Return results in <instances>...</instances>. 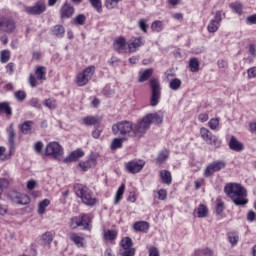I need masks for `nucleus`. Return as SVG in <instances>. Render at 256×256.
Listing matches in <instances>:
<instances>
[{"instance_id":"1","label":"nucleus","mask_w":256,"mask_h":256,"mask_svg":"<svg viewBox=\"0 0 256 256\" xmlns=\"http://www.w3.org/2000/svg\"><path fill=\"white\" fill-rule=\"evenodd\" d=\"M224 193L227 195V197H230L233 203L238 207L247 205L249 203V200L247 199V189H245V187H243L241 184H226L224 187Z\"/></svg>"},{"instance_id":"2","label":"nucleus","mask_w":256,"mask_h":256,"mask_svg":"<svg viewBox=\"0 0 256 256\" xmlns=\"http://www.w3.org/2000/svg\"><path fill=\"white\" fill-rule=\"evenodd\" d=\"M139 122L132 124L131 121H120L112 125V133L116 137H143V132H138Z\"/></svg>"},{"instance_id":"3","label":"nucleus","mask_w":256,"mask_h":256,"mask_svg":"<svg viewBox=\"0 0 256 256\" xmlns=\"http://www.w3.org/2000/svg\"><path fill=\"white\" fill-rule=\"evenodd\" d=\"M154 125H161L163 123V112H155V113H149L146 114L140 121L139 126H137L136 131L138 133H147V130L149 127H151V124Z\"/></svg>"},{"instance_id":"4","label":"nucleus","mask_w":256,"mask_h":256,"mask_svg":"<svg viewBox=\"0 0 256 256\" xmlns=\"http://www.w3.org/2000/svg\"><path fill=\"white\" fill-rule=\"evenodd\" d=\"M74 191L77 197H80L82 203L88 207H95L99 203V200L93 197V192L87 186L76 184Z\"/></svg>"},{"instance_id":"5","label":"nucleus","mask_w":256,"mask_h":256,"mask_svg":"<svg viewBox=\"0 0 256 256\" xmlns=\"http://www.w3.org/2000/svg\"><path fill=\"white\" fill-rule=\"evenodd\" d=\"M150 88H151V98L150 105L151 107H157L159 101L161 100V84L156 78L150 79Z\"/></svg>"},{"instance_id":"6","label":"nucleus","mask_w":256,"mask_h":256,"mask_svg":"<svg viewBox=\"0 0 256 256\" xmlns=\"http://www.w3.org/2000/svg\"><path fill=\"white\" fill-rule=\"evenodd\" d=\"M95 74V66H88L76 77V84L78 87H85L89 81L93 78Z\"/></svg>"},{"instance_id":"7","label":"nucleus","mask_w":256,"mask_h":256,"mask_svg":"<svg viewBox=\"0 0 256 256\" xmlns=\"http://www.w3.org/2000/svg\"><path fill=\"white\" fill-rule=\"evenodd\" d=\"M89 223H91V218L87 214H82L80 216L72 217L70 219V229H77V227H82L83 229H89Z\"/></svg>"},{"instance_id":"8","label":"nucleus","mask_w":256,"mask_h":256,"mask_svg":"<svg viewBox=\"0 0 256 256\" xmlns=\"http://www.w3.org/2000/svg\"><path fill=\"white\" fill-rule=\"evenodd\" d=\"M45 155H52L54 159L63 157V147L58 142H50L45 149Z\"/></svg>"},{"instance_id":"9","label":"nucleus","mask_w":256,"mask_h":256,"mask_svg":"<svg viewBox=\"0 0 256 256\" xmlns=\"http://www.w3.org/2000/svg\"><path fill=\"white\" fill-rule=\"evenodd\" d=\"M227 163L223 160L214 161L206 167L204 171V177H211L217 171H221V169H225Z\"/></svg>"},{"instance_id":"10","label":"nucleus","mask_w":256,"mask_h":256,"mask_svg":"<svg viewBox=\"0 0 256 256\" xmlns=\"http://www.w3.org/2000/svg\"><path fill=\"white\" fill-rule=\"evenodd\" d=\"M46 10L47 6L43 1H38L33 6L24 7V11L27 13V15H42V13H45Z\"/></svg>"},{"instance_id":"11","label":"nucleus","mask_w":256,"mask_h":256,"mask_svg":"<svg viewBox=\"0 0 256 256\" xmlns=\"http://www.w3.org/2000/svg\"><path fill=\"white\" fill-rule=\"evenodd\" d=\"M223 21V13L221 11H217L215 13L214 18L210 21L207 26L208 33H217L219 31V27H221V22Z\"/></svg>"},{"instance_id":"12","label":"nucleus","mask_w":256,"mask_h":256,"mask_svg":"<svg viewBox=\"0 0 256 256\" xmlns=\"http://www.w3.org/2000/svg\"><path fill=\"white\" fill-rule=\"evenodd\" d=\"M16 27L15 20L9 17L0 18V31H2V33H13Z\"/></svg>"},{"instance_id":"13","label":"nucleus","mask_w":256,"mask_h":256,"mask_svg":"<svg viewBox=\"0 0 256 256\" xmlns=\"http://www.w3.org/2000/svg\"><path fill=\"white\" fill-rule=\"evenodd\" d=\"M143 167H145V161L143 160L130 161L126 163L127 171L132 174L141 172L143 170Z\"/></svg>"},{"instance_id":"14","label":"nucleus","mask_w":256,"mask_h":256,"mask_svg":"<svg viewBox=\"0 0 256 256\" xmlns=\"http://www.w3.org/2000/svg\"><path fill=\"white\" fill-rule=\"evenodd\" d=\"M113 47L114 51H117L118 53H127V40L123 37H119L114 41Z\"/></svg>"},{"instance_id":"15","label":"nucleus","mask_w":256,"mask_h":256,"mask_svg":"<svg viewBox=\"0 0 256 256\" xmlns=\"http://www.w3.org/2000/svg\"><path fill=\"white\" fill-rule=\"evenodd\" d=\"M228 147H229V149H231V151H236V153H241V151H243V149H245V145H243L242 142L237 140V137H235V136L230 137Z\"/></svg>"},{"instance_id":"16","label":"nucleus","mask_w":256,"mask_h":256,"mask_svg":"<svg viewBox=\"0 0 256 256\" xmlns=\"http://www.w3.org/2000/svg\"><path fill=\"white\" fill-rule=\"evenodd\" d=\"M145 45V40H143L142 37H138L135 39H132L128 42V51L129 53H135L139 47H143Z\"/></svg>"},{"instance_id":"17","label":"nucleus","mask_w":256,"mask_h":256,"mask_svg":"<svg viewBox=\"0 0 256 256\" xmlns=\"http://www.w3.org/2000/svg\"><path fill=\"white\" fill-rule=\"evenodd\" d=\"M75 13V8L68 3H65L60 10L61 19H71Z\"/></svg>"},{"instance_id":"18","label":"nucleus","mask_w":256,"mask_h":256,"mask_svg":"<svg viewBox=\"0 0 256 256\" xmlns=\"http://www.w3.org/2000/svg\"><path fill=\"white\" fill-rule=\"evenodd\" d=\"M84 156H85V152H83V150L81 149H77L71 152L69 156L64 158L63 163H73L75 161H79V159H81V157H84Z\"/></svg>"},{"instance_id":"19","label":"nucleus","mask_w":256,"mask_h":256,"mask_svg":"<svg viewBox=\"0 0 256 256\" xmlns=\"http://www.w3.org/2000/svg\"><path fill=\"white\" fill-rule=\"evenodd\" d=\"M34 124L35 122L27 120L20 124L18 129L21 131V133H23V135H31V130L33 129Z\"/></svg>"},{"instance_id":"20","label":"nucleus","mask_w":256,"mask_h":256,"mask_svg":"<svg viewBox=\"0 0 256 256\" xmlns=\"http://www.w3.org/2000/svg\"><path fill=\"white\" fill-rule=\"evenodd\" d=\"M101 123L99 116H86L83 118V124L87 127H97Z\"/></svg>"},{"instance_id":"21","label":"nucleus","mask_w":256,"mask_h":256,"mask_svg":"<svg viewBox=\"0 0 256 256\" xmlns=\"http://www.w3.org/2000/svg\"><path fill=\"white\" fill-rule=\"evenodd\" d=\"M133 229L136 233H147L149 231V223L145 221H138L133 224Z\"/></svg>"},{"instance_id":"22","label":"nucleus","mask_w":256,"mask_h":256,"mask_svg":"<svg viewBox=\"0 0 256 256\" xmlns=\"http://www.w3.org/2000/svg\"><path fill=\"white\" fill-rule=\"evenodd\" d=\"M6 132L8 134V143L10 145V149H15V128L13 124H10L9 127L6 129Z\"/></svg>"},{"instance_id":"23","label":"nucleus","mask_w":256,"mask_h":256,"mask_svg":"<svg viewBox=\"0 0 256 256\" xmlns=\"http://www.w3.org/2000/svg\"><path fill=\"white\" fill-rule=\"evenodd\" d=\"M160 179H162V183H164V185H171L173 183V177L169 170H161Z\"/></svg>"},{"instance_id":"24","label":"nucleus","mask_w":256,"mask_h":256,"mask_svg":"<svg viewBox=\"0 0 256 256\" xmlns=\"http://www.w3.org/2000/svg\"><path fill=\"white\" fill-rule=\"evenodd\" d=\"M13 201L17 205H29L31 199L26 194H16Z\"/></svg>"},{"instance_id":"25","label":"nucleus","mask_w":256,"mask_h":256,"mask_svg":"<svg viewBox=\"0 0 256 256\" xmlns=\"http://www.w3.org/2000/svg\"><path fill=\"white\" fill-rule=\"evenodd\" d=\"M226 237L232 247H235L239 243V232L237 231L227 232Z\"/></svg>"},{"instance_id":"26","label":"nucleus","mask_w":256,"mask_h":256,"mask_svg":"<svg viewBox=\"0 0 256 256\" xmlns=\"http://www.w3.org/2000/svg\"><path fill=\"white\" fill-rule=\"evenodd\" d=\"M95 165H97V161L93 158L79 163V167L82 169V171H89V169H91V167H95Z\"/></svg>"},{"instance_id":"27","label":"nucleus","mask_w":256,"mask_h":256,"mask_svg":"<svg viewBox=\"0 0 256 256\" xmlns=\"http://www.w3.org/2000/svg\"><path fill=\"white\" fill-rule=\"evenodd\" d=\"M52 35L58 37V39H63L65 36V27L63 25H56L51 29Z\"/></svg>"},{"instance_id":"28","label":"nucleus","mask_w":256,"mask_h":256,"mask_svg":"<svg viewBox=\"0 0 256 256\" xmlns=\"http://www.w3.org/2000/svg\"><path fill=\"white\" fill-rule=\"evenodd\" d=\"M195 213H197L199 219H204L209 215V209H207V206L200 204L197 209H195Z\"/></svg>"},{"instance_id":"29","label":"nucleus","mask_w":256,"mask_h":256,"mask_svg":"<svg viewBox=\"0 0 256 256\" xmlns=\"http://www.w3.org/2000/svg\"><path fill=\"white\" fill-rule=\"evenodd\" d=\"M167 159H169V150L164 149L159 152V154L156 158V163H158V165H163V163H165V161H167Z\"/></svg>"},{"instance_id":"30","label":"nucleus","mask_w":256,"mask_h":256,"mask_svg":"<svg viewBox=\"0 0 256 256\" xmlns=\"http://www.w3.org/2000/svg\"><path fill=\"white\" fill-rule=\"evenodd\" d=\"M5 113L8 116L13 115V110L11 109V104L9 102H0V115Z\"/></svg>"},{"instance_id":"31","label":"nucleus","mask_w":256,"mask_h":256,"mask_svg":"<svg viewBox=\"0 0 256 256\" xmlns=\"http://www.w3.org/2000/svg\"><path fill=\"white\" fill-rule=\"evenodd\" d=\"M200 135L202 137V139H204V141H206V143L212 141L213 139V133H211V131H209V129L202 127L200 129Z\"/></svg>"},{"instance_id":"32","label":"nucleus","mask_w":256,"mask_h":256,"mask_svg":"<svg viewBox=\"0 0 256 256\" xmlns=\"http://www.w3.org/2000/svg\"><path fill=\"white\" fill-rule=\"evenodd\" d=\"M125 193V184L120 185L118 188L116 194H115V199H114V205H119L121 202V199H123V194Z\"/></svg>"},{"instance_id":"33","label":"nucleus","mask_w":256,"mask_h":256,"mask_svg":"<svg viewBox=\"0 0 256 256\" xmlns=\"http://www.w3.org/2000/svg\"><path fill=\"white\" fill-rule=\"evenodd\" d=\"M104 241H115L117 239V231L115 230H106L103 233Z\"/></svg>"},{"instance_id":"34","label":"nucleus","mask_w":256,"mask_h":256,"mask_svg":"<svg viewBox=\"0 0 256 256\" xmlns=\"http://www.w3.org/2000/svg\"><path fill=\"white\" fill-rule=\"evenodd\" d=\"M35 75L38 81H45L46 79L45 75H47L46 68L43 66H39L35 71Z\"/></svg>"},{"instance_id":"35","label":"nucleus","mask_w":256,"mask_h":256,"mask_svg":"<svg viewBox=\"0 0 256 256\" xmlns=\"http://www.w3.org/2000/svg\"><path fill=\"white\" fill-rule=\"evenodd\" d=\"M49 205H51V201L49 199H44L43 201H41L38 206V214L44 215L45 209H47Z\"/></svg>"},{"instance_id":"36","label":"nucleus","mask_w":256,"mask_h":256,"mask_svg":"<svg viewBox=\"0 0 256 256\" xmlns=\"http://www.w3.org/2000/svg\"><path fill=\"white\" fill-rule=\"evenodd\" d=\"M151 75H153V69H146L144 72H140L139 83H144V81H147Z\"/></svg>"},{"instance_id":"37","label":"nucleus","mask_w":256,"mask_h":256,"mask_svg":"<svg viewBox=\"0 0 256 256\" xmlns=\"http://www.w3.org/2000/svg\"><path fill=\"white\" fill-rule=\"evenodd\" d=\"M229 7L232 9L234 13H237V15L243 14V4H241L240 2L231 3Z\"/></svg>"},{"instance_id":"38","label":"nucleus","mask_w":256,"mask_h":256,"mask_svg":"<svg viewBox=\"0 0 256 256\" xmlns=\"http://www.w3.org/2000/svg\"><path fill=\"white\" fill-rule=\"evenodd\" d=\"M70 240L77 245V247H83V241L85 238L73 233L70 235Z\"/></svg>"},{"instance_id":"39","label":"nucleus","mask_w":256,"mask_h":256,"mask_svg":"<svg viewBox=\"0 0 256 256\" xmlns=\"http://www.w3.org/2000/svg\"><path fill=\"white\" fill-rule=\"evenodd\" d=\"M120 247H122V249H133V240L129 237H126L124 239L121 240L120 242Z\"/></svg>"},{"instance_id":"40","label":"nucleus","mask_w":256,"mask_h":256,"mask_svg":"<svg viewBox=\"0 0 256 256\" xmlns=\"http://www.w3.org/2000/svg\"><path fill=\"white\" fill-rule=\"evenodd\" d=\"M42 104L50 110L57 109V101L53 98L44 100Z\"/></svg>"},{"instance_id":"41","label":"nucleus","mask_w":256,"mask_h":256,"mask_svg":"<svg viewBox=\"0 0 256 256\" xmlns=\"http://www.w3.org/2000/svg\"><path fill=\"white\" fill-rule=\"evenodd\" d=\"M169 87L172 91H178V89H181V79L173 78L169 83Z\"/></svg>"},{"instance_id":"42","label":"nucleus","mask_w":256,"mask_h":256,"mask_svg":"<svg viewBox=\"0 0 256 256\" xmlns=\"http://www.w3.org/2000/svg\"><path fill=\"white\" fill-rule=\"evenodd\" d=\"M90 5L97 11V13H103V5L101 0H89Z\"/></svg>"},{"instance_id":"43","label":"nucleus","mask_w":256,"mask_h":256,"mask_svg":"<svg viewBox=\"0 0 256 256\" xmlns=\"http://www.w3.org/2000/svg\"><path fill=\"white\" fill-rule=\"evenodd\" d=\"M189 67L192 73H197V71H199V60H197V58L190 59Z\"/></svg>"},{"instance_id":"44","label":"nucleus","mask_w":256,"mask_h":256,"mask_svg":"<svg viewBox=\"0 0 256 256\" xmlns=\"http://www.w3.org/2000/svg\"><path fill=\"white\" fill-rule=\"evenodd\" d=\"M74 25H85L87 23V16L85 14H79L74 18Z\"/></svg>"},{"instance_id":"45","label":"nucleus","mask_w":256,"mask_h":256,"mask_svg":"<svg viewBox=\"0 0 256 256\" xmlns=\"http://www.w3.org/2000/svg\"><path fill=\"white\" fill-rule=\"evenodd\" d=\"M123 147V138H115L111 143V150L121 149Z\"/></svg>"},{"instance_id":"46","label":"nucleus","mask_w":256,"mask_h":256,"mask_svg":"<svg viewBox=\"0 0 256 256\" xmlns=\"http://www.w3.org/2000/svg\"><path fill=\"white\" fill-rule=\"evenodd\" d=\"M225 211V203L221 198H217L216 200V215H221Z\"/></svg>"},{"instance_id":"47","label":"nucleus","mask_w":256,"mask_h":256,"mask_svg":"<svg viewBox=\"0 0 256 256\" xmlns=\"http://www.w3.org/2000/svg\"><path fill=\"white\" fill-rule=\"evenodd\" d=\"M42 242L44 245H51L53 243V234L51 232L42 234Z\"/></svg>"},{"instance_id":"48","label":"nucleus","mask_w":256,"mask_h":256,"mask_svg":"<svg viewBox=\"0 0 256 256\" xmlns=\"http://www.w3.org/2000/svg\"><path fill=\"white\" fill-rule=\"evenodd\" d=\"M151 29L155 33H161V31H163V22L159 20L154 21L151 25Z\"/></svg>"},{"instance_id":"49","label":"nucleus","mask_w":256,"mask_h":256,"mask_svg":"<svg viewBox=\"0 0 256 256\" xmlns=\"http://www.w3.org/2000/svg\"><path fill=\"white\" fill-rule=\"evenodd\" d=\"M9 59H11V52L9 50H2L0 53L1 63H8Z\"/></svg>"},{"instance_id":"50","label":"nucleus","mask_w":256,"mask_h":256,"mask_svg":"<svg viewBox=\"0 0 256 256\" xmlns=\"http://www.w3.org/2000/svg\"><path fill=\"white\" fill-rule=\"evenodd\" d=\"M196 256H213V250L209 248L201 249V250H196L195 251Z\"/></svg>"},{"instance_id":"51","label":"nucleus","mask_w":256,"mask_h":256,"mask_svg":"<svg viewBox=\"0 0 256 256\" xmlns=\"http://www.w3.org/2000/svg\"><path fill=\"white\" fill-rule=\"evenodd\" d=\"M28 105H30V107H34L35 109H39V110L43 109V107L39 103V98L30 99Z\"/></svg>"},{"instance_id":"52","label":"nucleus","mask_w":256,"mask_h":256,"mask_svg":"<svg viewBox=\"0 0 256 256\" xmlns=\"http://www.w3.org/2000/svg\"><path fill=\"white\" fill-rule=\"evenodd\" d=\"M14 97L17 99V101H25V99H27V93H25V91L19 90L15 92Z\"/></svg>"},{"instance_id":"53","label":"nucleus","mask_w":256,"mask_h":256,"mask_svg":"<svg viewBox=\"0 0 256 256\" xmlns=\"http://www.w3.org/2000/svg\"><path fill=\"white\" fill-rule=\"evenodd\" d=\"M138 27L143 31V33H147V30L149 29V25H147V20L145 19H140L138 21Z\"/></svg>"},{"instance_id":"54","label":"nucleus","mask_w":256,"mask_h":256,"mask_svg":"<svg viewBox=\"0 0 256 256\" xmlns=\"http://www.w3.org/2000/svg\"><path fill=\"white\" fill-rule=\"evenodd\" d=\"M119 1L121 0H106L105 5L107 9H115L117 5H119Z\"/></svg>"},{"instance_id":"55","label":"nucleus","mask_w":256,"mask_h":256,"mask_svg":"<svg viewBox=\"0 0 256 256\" xmlns=\"http://www.w3.org/2000/svg\"><path fill=\"white\" fill-rule=\"evenodd\" d=\"M208 127H210L213 131H215V129H217V127H219V119L218 118H212L208 122Z\"/></svg>"},{"instance_id":"56","label":"nucleus","mask_w":256,"mask_h":256,"mask_svg":"<svg viewBox=\"0 0 256 256\" xmlns=\"http://www.w3.org/2000/svg\"><path fill=\"white\" fill-rule=\"evenodd\" d=\"M135 248L125 249L120 251V256H135Z\"/></svg>"},{"instance_id":"57","label":"nucleus","mask_w":256,"mask_h":256,"mask_svg":"<svg viewBox=\"0 0 256 256\" xmlns=\"http://www.w3.org/2000/svg\"><path fill=\"white\" fill-rule=\"evenodd\" d=\"M208 145H213L216 149L221 147V140H218L215 136L212 137V140L207 142Z\"/></svg>"},{"instance_id":"58","label":"nucleus","mask_w":256,"mask_h":256,"mask_svg":"<svg viewBox=\"0 0 256 256\" xmlns=\"http://www.w3.org/2000/svg\"><path fill=\"white\" fill-rule=\"evenodd\" d=\"M0 189H9V180L6 178H0Z\"/></svg>"},{"instance_id":"59","label":"nucleus","mask_w":256,"mask_h":256,"mask_svg":"<svg viewBox=\"0 0 256 256\" xmlns=\"http://www.w3.org/2000/svg\"><path fill=\"white\" fill-rule=\"evenodd\" d=\"M158 199L160 201H165V199H167V190L165 189H160L158 191Z\"/></svg>"},{"instance_id":"60","label":"nucleus","mask_w":256,"mask_h":256,"mask_svg":"<svg viewBox=\"0 0 256 256\" xmlns=\"http://www.w3.org/2000/svg\"><path fill=\"white\" fill-rule=\"evenodd\" d=\"M247 25H256V14L250 15L246 18Z\"/></svg>"},{"instance_id":"61","label":"nucleus","mask_w":256,"mask_h":256,"mask_svg":"<svg viewBox=\"0 0 256 256\" xmlns=\"http://www.w3.org/2000/svg\"><path fill=\"white\" fill-rule=\"evenodd\" d=\"M29 84H30V87H32V88L37 87V79L35 78V76L33 74L29 75Z\"/></svg>"},{"instance_id":"62","label":"nucleus","mask_w":256,"mask_h":256,"mask_svg":"<svg viewBox=\"0 0 256 256\" xmlns=\"http://www.w3.org/2000/svg\"><path fill=\"white\" fill-rule=\"evenodd\" d=\"M34 150L36 151V153H41V151H43V142H36L34 145Z\"/></svg>"},{"instance_id":"63","label":"nucleus","mask_w":256,"mask_h":256,"mask_svg":"<svg viewBox=\"0 0 256 256\" xmlns=\"http://www.w3.org/2000/svg\"><path fill=\"white\" fill-rule=\"evenodd\" d=\"M247 73L249 79H253L254 77H256V67L249 68Z\"/></svg>"},{"instance_id":"64","label":"nucleus","mask_w":256,"mask_h":256,"mask_svg":"<svg viewBox=\"0 0 256 256\" xmlns=\"http://www.w3.org/2000/svg\"><path fill=\"white\" fill-rule=\"evenodd\" d=\"M149 256H159V250H157V247H151L149 249Z\"/></svg>"}]
</instances>
